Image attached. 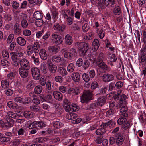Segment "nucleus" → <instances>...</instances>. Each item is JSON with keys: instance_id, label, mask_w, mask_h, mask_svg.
Listing matches in <instances>:
<instances>
[{"instance_id": "obj_1", "label": "nucleus", "mask_w": 146, "mask_h": 146, "mask_svg": "<svg viewBox=\"0 0 146 146\" xmlns=\"http://www.w3.org/2000/svg\"><path fill=\"white\" fill-rule=\"evenodd\" d=\"M93 95L92 91H84L81 97V102L82 103H88L93 100Z\"/></svg>"}, {"instance_id": "obj_2", "label": "nucleus", "mask_w": 146, "mask_h": 146, "mask_svg": "<svg viewBox=\"0 0 146 146\" xmlns=\"http://www.w3.org/2000/svg\"><path fill=\"white\" fill-rule=\"evenodd\" d=\"M88 45L86 42H82L78 44L79 52L82 55H84L89 48Z\"/></svg>"}, {"instance_id": "obj_3", "label": "nucleus", "mask_w": 146, "mask_h": 146, "mask_svg": "<svg viewBox=\"0 0 146 146\" xmlns=\"http://www.w3.org/2000/svg\"><path fill=\"white\" fill-rule=\"evenodd\" d=\"M114 94V98L115 100L122 101L124 103V104H126L127 103L125 100L127 98L126 96L124 94H121L119 93L116 92H114L113 93Z\"/></svg>"}, {"instance_id": "obj_4", "label": "nucleus", "mask_w": 146, "mask_h": 146, "mask_svg": "<svg viewBox=\"0 0 146 146\" xmlns=\"http://www.w3.org/2000/svg\"><path fill=\"white\" fill-rule=\"evenodd\" d=\"M31 73L33 78L36 80L39 79L40 73L39 69L36 67H33L31 69Z\"/></svg>"}, {"instance_id": "obj_5", "label": "nucleus", "mask_w": 146, "mask_h": 146, "mask_svg": "<svg viewBox=\"0 0 146 146\" xmlns=\"http://www.w3.org/2000/svg\"><path fill=\"white\" fill-rule=\"evenodd\" d=\"M51 39L54 43L57 45L61 44L63 42L62 37L59 35L55 33L52 34Z\"/></svg>"}, {"instance_id": "obj_6", "label": "nucleus", "mask_w": 146, "mask_h": 146, "mask_svg": "<svg viewBox=\"0 0 146 146\" xmlns=\"http://www.w3.org/2000/svg\"><path fill=\"white\" fill-rule=\"evenodd\" d=\"M102 78L104 82H108L113 80L114 79V76L111 74L106 73L103 75Z\"/></svg>"}, {"instance_id": "obj_7", "label": "nucleus", "mask_w": 146, "mask_h": 146, "mask_svg": "<svg viewBox=\"0 0 146 146\" xmlns=\"http://www.w3.org/2000/svg\"><path fill=\"white\" fill-rule=\"evenodd\" d=\"M20 68L29 69L30 64L29 61L26 59L23 58L19 61Z\"/></svg>"}, {"instance_id": "obj_8", "label": "nucleus", "mask_w": 146, "mask_h": 146, "mask_svg": "<svg viewBox=\"0 0 146 146\" xmlns=\"http://www.w3.org/2000/svg\"><path fill=\"white\" fill-rule=\"evenodd\" d=\"M53 28L54 30L61 33L64 30L65 26L64 25H60L58 23H56L54 25Z\"/></svg>"}, {"instance_id": "obj_9", "label": "nucleus", "mask_w": 146, "mask_h": 146, "mask_svg": "<svg viewBox=\"0 0 146 146\" xmlns=\"http://www.w3.org/2000/svg\"><path fill=\"white\" fill-rule=\"evenodd\" d=\"M29 69L19 68V72L20 76L23 78L27 77L28 75Z\"/></svg>"}, {"instance_id": "obj_10", "label": "nucleus", "mask_w": 146, "mask_h": 146, "mask_svg": "<svg viewBox=\"0 0 146 146\" xmlns=\"http://www.w3.org/2000/svg\"><path fill=\"white\" fill-rule=\"evenodd\" d=\"M53 95L54 98L57 100L61 101L62 100V94L60 92L54 91L53 92Z\"/></svg>"}, {"instance_id": "obj_11", "label": "nucleus", "mask_w": 146, "mask_h": 146, "mask_svg": "<svg viewBox=\"0 0 146 146\" xmlns=\"http://www.w3.org/2000/svg\"><path fill=\"white\" fill-rule=\"evenodd\" d=\"M104 5L108 7H113L115 4V0H104Z\"/></svg>"}, {"instance_id": "obj_12", "label": "nucleus", "mask_w": 146, "mask_h": 146, "mask_svg": "<svg viewBox=\"0 0 146 146\" xmlns=\"http://www.w3.org/2000/svg\"><path fill=\"white\" fill-rule=\"evenodd\" d=\"M61 52L63 55L64 58H66L69 60L72 59L69 52H68L66 48H64L62 49Z\"/></svg>"}, {"instance_id": "obj_13", "label": "nucleus", "mask_w": 146, "mask_h": 146, "mask_svg": "<svg viewBox=\"0 0 146 146\" xmlns=\"http://www.w3.org/2000/svg\"><path fill=\"white\" fill-rule=\"evenodd\" d=\"M71 77L74 81L76 82H79L80 78L79 74L77 72H73L72 74Z\"/></svg>"}, {"instance_id": "obj_14", "label": "nucleus", "mask_w": 146, "mask_h": 146, "mask_svg": "<svg viewBox=\"0 0 146 146\" xmlns=\"http://www.w3.org/2000/svg\"><path fill=\"white\" fill-rule=\"evenodd\" d=\"M98 66L100 68L103 70H108L109 67L108 66L105 64L104 62H96Z\"/></svg>"}, {"instance_id": "obj_15", "label": "nucleus", "mask_w": 146, "mask_h": 146, "mask_svg": "<svg viewBox=\"0 0 146 146\" xmlns=\"http://www.w3.org/2000/svg\"><path fill=\"white\" fill-rule=\"evenodd\" d=\"M60 48L56 45L50 46L48 47L49 51L51 52L56 53L59 50Z\"/></svg>"}, {"instance_id": "obj_16", "label": "nucleus", "mask_w": 146, "mask_h": 146, "mask_svg": "<svg viewBox=\"0 0 146 146\" xmlns=\"http://www.w3.org/2000/svg\"><path fill=\"white\" fill-rule=\"evenodd\" d=\"M39 54L40 58L44 60H46L47 59V54L45 49H41L40 50Z\"/></svg>"}, {"instance_id": "obj_17", "label": "nucleus", "mask_w": 146, "mask_h": 146, "mask_svg": "<svg viewBox=\"0 0 146 146\" xmlns=\"http://www.w3.org/2000/svg\"><path fill=\"white\" fill-rule=\"evenodd\" d=\"M106 101V98L105 96H102L98 98L97 103L98 105L102 106L105 104Z\"/></svg>"}, {"instance_id": "obj_18", "label": "nucleus", "mask_w": 146, "mask_h": 146, "mask_svg": "<svg viewBox=\"0 0 146 146\" xmlns=\"http://www.w3.org/2000/svg\"><path fill=\"white\" fill-rule=\"evenodd\" d=\"M128 110V108L127 106H123L120 109V111L122 113V115L125 117H127L128 115L126 113V111Z\"/></svg>"}, {"instance_id": "obj_19", "label": "nucleus", "mask_w": 146, "mask_h": 146, "mask_svg": "<svg viewBox=\"0 0 146 146\" xmlns=\"http://www.w3.org/2000/svg\"><path fill=\"white\" fill-rule=\"evenodd\" d=\"M7 106L11 109H18L19 106L17 104L11 101H9L7 103Z\"/></svg>"}, {"instance_id": "obj_20", "label": "nucleus", "mask_w": 146, "mask_h": 146, "mask_svg": "<svg viewBox=\"0 0 146 146\" xmlns=\"http://www.w3.org/2000/svg\"><path fill=\"white\" fill-rule=\"evenodd\" d=\"M33 52L35 54H38L40 50V44L38 42H35L33 46Z\"/></svg>"}, {"instance_id": "obj_21", "label": "nucleus", "mask_w": 146, "mask_h": 146, "mask_svg": "<svg viewBox=\"0 0 146 146\" xmlns=\"http://www.w3.org/2000/svg\"><path fill=\"white\" fill-rule=\"evenodd\" d=\"M17 43L21 46H24L26 44V41L25 39L21 37H19L17 38Z\"/></svg>"}, {"instance_id": "obj_22", "label": "nucleus", "mask_w": 146, "mask_h": 146, "mask_svg": "<svg viewBox=\"0 0 146 146\" xmlns=\"http://www.w3.org/2000/svg\"><path fill=\"white\" fill-rule=\"evenodd\" d=\"M65 43L67 44L70 45L72 43V39L69 35H66L65 38Z\"/></svg>"}, {"instance_id": "obj_23", "label": "nucleus", "mask_w": 146, "mask_h": 146, "mask_svg": "<svg viewBox=\"0 0 146 146\" xmlns=\"http://www.w3.org/2000/svg\"><path fill=\"white\" fill-rule=\"evenodd\" d=\"M42 86L40 85L36 86L34 88V92L36 94H40L42 91Z\"/></svg>"}, {"instance_id": "obj_24", "label": "nucleus", "mask_w": 146, "mask_h": 146, "mask_svg": "<svg viewBox=\"0 0 146 146\" xmlns=\"http://www.w3.org/2000/svg\"><path fill=\"white\" fill-rule=\"evenodd\" d=\"M21 30L20 28L19 24L17 23H15L14 25V34L17 35L21 33Z\"/></svg>"}, {"instance_id": "obj_25", "label": "nucleus", "mask_w": 146, "mask_h": 146, "mask_svg": "<svg viewBox=\"0 0 146 146\" xmlns=\"http://www.w3.org/2000/svg\"><path fill=\"white\" fill-rule=\"evenodd\" d=\"M34 17L37 19H42L43 17L42 14L38 11L34 12L33 14Z\"/></svg>"}, {"instance_id": "obj_26", "label": "nucleus", "mask_w": 146, "mask_h": 146, "mask_svg": "<svg viewBox=\"0 0 146 146\" xmlns=\"http://www.w3.org/2000/svg\"><path fill=\"white\" fill-rule=\"evenodd\" d=\"M24 116L27 118H31L34 116V114L30 111H24L23 113Z\"/></svg>"}, {"instance_id": "obj_27", "label": "nucleus", "mask_w": 146, "mask_h": 146, "mask_svg": "<svg viewBox=\"0 0 146 146\" xmlns=\"http://www.w3.org/2000/svg\"><path fill=\"white\" fill-rule=\"evenodd\" d=\"M33 49L32 45H28L27 48V52L28 56H30L33 53Z\"/></svg>"}, {"instance_id": "obj_28", "label": "nucleus", "mask_w": 146, "mask_h": 146, "mask_svg": "<svg viewBox=\"0 0 146 146\" xmlns=\"http://www.w3.org/2000/svg\"><path fill=\"white\" fill-rule=\"evenodd\" d=\"M98 106V105L96 103H92L88 106L87 110H91L92 109H96Z\"/></svg>"}, {"instance_id": "obj_29", "label": "nucleus", "mask_w": 146, "mask_h": 146, "mask_svg": "<svg viewBox=\"0 0 146 146\" xmlns=\"http://www.w3.org/2000/svg\"><path fill=\"white\" fill-rule=\"evenodd\" d=\"M30 109L35 112H38L40 110V107L36 105H32L30 107Z\"/></svg>"}, {"instance_id": "obj_30", "label": "nucleus", "mask_w": 146, "mask_h": 146, "mask_svg": "<svg viewBox=\"0 0 146 146\" xmlns=\"http://www.w3.org/2000/svg\"><path fill=\"white\" fill-rule=\"evenodd\" d=\"M72 59L76 57L77 54L76 50L74 48H71L69 52Z\"/></svg>"}, {"instance_id": "obj_31", "label": "nucleus", "mask_w": 146, "mask_h": 146, "mask_svg": "<svg viewBox=\"0 0 146 146\" xmlns=\"http://www.w3.org/2000/svg\"><path fill=\"white\" fill-rule=\"evenodd\" d=\"M114 123V121L112 120H110V121H108L107 122L103 123H102L100 125V127H104V128L106 129L108 126L111 124L112 125Z\"/></svg>"}, {"instance_id": "obj_32", "label": "nucleus", "mask_w": 146, "mask_h": 146, "mask_svg": "<svg viewBox=\"0 0 146 146\" xmlns=\"http://www.w3.org/2000/svg\"><path fill=\"white\" fill-rule=\"evenodd\" d=\"M1 85L3 88H7L9 86V82L6 80H3L1 81Z\"/></svg>"}, {"instance_id": "obj_33", "label": "nucleus", "mask_w": 146, "mask_h": 146, "mask_svg": "<svg viewBox=\"0 0 146 146\" xmlns=\"http://www.w3.org/2000/svg\"><path fill=\"white\" fill-rule=\"evenodd\" d=\"M107 55L108 58L110 59V61L113 62L116 61L117 58L114 54L109 53Z\"/></svg>"}, {"instance_id": "obj_34", "label": "nucleus", "mask_w": 146, "mask_h": 146, "mask_svg": "<svg viewBox=\"0 0 146 146\" xmlns=\"http://www.w3.org/2000/svg\"><path fill=\"white\" fill-rule=\"evenodd\" d=\"M36 123L37 128L42 129L45 127L46 125L45 123L42 121H36Z\"/></svg>"}, {"instance_id": "obj_35", "label": "nucleus", "mask_w": 146, "mask_h": 146, "mask_svg": "<svg viewBox=\"0 0 146 146\" xmlns=\"http://www.w3.org/2000/svg\"><path fill=\"white\" fill-rule=\"evenodd\" d=\"M59 73L62 76H65L68 73L65 68L63 67H60L58 70Z\"/></svg>"}, {"instance_id": "obj_36", "label": "nucleus", "mask_w": 146, "mask_h": 146, "mask_svg": "<svg viewBox=\"0 0 146 146\" xmlns=\"http://www.w3.org/2000/svg\"><path fill=\"white\" fill-rule=\"evenodd\" d=\"M35 85V84L34 83V81L33 80H31L29 82L28 84L26 86V88L28 90L31 89L33 88Z\"/></svg>"}, {"instance_id": "obj_37", "label": "nucleus", "mask_w": 146, "mask_h": 146, "mask_svg": "<svg viewBox=\"0 0 146 146\" xmlns=\"http://www.w3.org/2000/svg\"><path fill=\"white\" fill-rule=\"evenodd\" d=\"M116 141V143L118 145H121L123 143L125 139V138L124 137H121L120 138H115Z\"/></svg>"}, {"instance_id": "obj_38", "label": "nucleus", "mask_w": 146, "mask_h": 146, "mask_svg": "<svg viewBox=\"0 0 146 146\" xmlns=\"http://www.w3.org/2000/svg\"><path fill=\"white\" fill-rule=\"evenodd\" d=\"M48 67L49 71L51 73H55L56 72L57 68L56 65L53 64V65H50V66Z\"/></svg>"}, {"instance_id": "obj_39", "label": "nucleus", "mask_w": 146, "mask_h": 146, "mask_svg": "<svg viewBox=\"0 0 146 146\" xmlns=\"http://www.w3.org/2000/svg\"><path fill=\"white\" fill-rule=\"evenodd\" d=\"M48 138L47 137H42L36 138L35 140L36 142L40 143L46 141L47 140Z\"/></svg>"}, {"instance_id": "obj_40", "label": "nucleus", "mask_w": 146, "mask_h": 146, "mask_svg": "<svg viewBox=\"0 0 146 146\" xmlns=\"http://www.w3.org/2000/svg\"><path fill=\"white\" fill-rule=\"evenodd\" d=\"M105 60V57L103 53H100L99 54L98 58H97V62H103V61Z\"/></svg>"}, {"instance_id": "obj_41", "label": "nucleus", "mask_w": 146, "mask_h": 146, "mask_svg": "<svg viewBox=\"0 0 146 146\" xmlns=\"http://www.w3.org/2000/svg\"><path fill=\"white\" fill-rule=\"evenodd\" d=\"M51 11L52 12V17L55 19L56 17L58 15V11H57L56 9L54 7H52Z\"/></svg>"}, {"instance_id": "obj_42", "label": "nucleus", "mask_w": 146, "mask_h": 146, "mask_svg": "<svg viewBox=\"0 0 146 146\" xmlns=\"http://www.w3.org/2000/svg\"><path fill=\"white\" fill-rule=\"evenodd\" d=\"M61 60V58L58 55H55L53 56L52 58V61L56 63L59 62Z\"/></svg>"}, {"instance_id": "obj_43", "label": "nucleus", "mask_w": 146, "mask_h": 146, "mask_svg": "<svg viewBox=\"0 0 146 146\" xmlns=\"http://www.w3.org/2000/svg\"><path fill=\"white\" fill-rule=\"evenodd\" d=\"M121 12L120 7L119 6H117L114 9L113 13L115 15H119L120 14Z\"/></svg>"}, {"instance_id": "obj_44", "label": "nucleus", "mask_w": 146, "mask_h": 146, "mask_svg": "<svg viewBox=\"0 0 146 146\" xmlns=\"http://www.w3.org/2000/svg\"><path fill=\"white\" fill-rule=\"evenodd\" d=\"M74 68L75 66L74 64L73 63H70L67 67V71L69 72H72L73 71Z\"/></svg>"}, {"instance_id": "obj_45", "label": "nucleus", "mask_w": 146, "mask_h": 146, "mask_svg": "<svg viewBox=\"0 0 146 146\" xmlns=\"http://www.w3.org/2000/svg\"><path fill=\"white\" fill-rule=\"evenodd\" d=\"M61 125V123L60 122L59 120L58 121H54L53 123L54 127L56 129L60 128Z\"/></svg>"}, {"instance_id": "obj_46", "label": "nucleus", "mask_w": 146, "mask_h": 146, "mask_svg": "<svg viewBox=\"0 0 146 146\" xmlns=\"http://www.w3.org/2000/svg\"><path fill=\"white\" fill-rule=\"evenodd\" d=\"M93 46H94V48L96 50L98 49V48L99 46V42L98 40L95 39L94 40L92 43Z\"/></svg>"}, {"instance_id": "obj_47", "label": "nucleus", "mask_w": 146, "mask_h": 146, "mask_svg": "<svg viewBox=\"0 0 146 146\" xmlns=\"http://www.w3.org/2000/svg\"><path fill=\"white\" fill-rule=\"evenodd\" d=\"M43 24V21L42 19H36L35 24L38 27H40L42 26Z\"/></svg>"}, {"instance_id": "obj_48", "label": "nucleus", "mask_w": 146, "mask_h": 146, "mask_svg": "<svg viewBox=\"0 0 146 146\" xmlns=\"http://www.w3.org/2000/svg\"><path fill=\"white\" fill-rule=\"evenodd\" d=\"M10 55L11 57L12 61L17 60H18V56L17 55V53L15 52H11L10 53Z\"/></svg>"}, {"instance_id": "obj_49", "label": "nucleus", "mask_w": 146, "mask_h": 146, "mask_svg": "<svg viewBox=\"0 0 146 146\" xmlns=\"http://www.w3.org/2000/svg\"><path fill=\"white\" fill-rule=\"evenodd\" d=\"M103 139V135H99L97 137L95 141L97 144H100L102 143Z\"/></svg>"}, {"instance_id": "obj_50", "label": "nucleus", "mask_w": 146, "mask_h": 146, "mask_svg": "<svg viewBox=\"0 0 146 146\" xmlns=\"http://www.w3.org/2000/svg\"><path fill=\"white\" fill-rule=\"evenodd\" d=\"M29 125L28 126V128L29 129H31L32 128H37L36 123V121H34L33 122L31 123V121H30Z\"/></svg>"}, {"instance_id": "obj_51", "label": "nucleus", "mask_w": 146, "mask_h": 146, "mask_svg": "<svg viewBox=\"0 0 146 146\" xmlns=\"http://www.w3.org/2000/svg\"><path fill=\"white\" fill-rule=\"evenodd\" d=\"M83 80L86 82H88L90 80V78L88 74L86 73H84L82 75Z\"/></svg>"}, {"instance_id": "obj_52", "label": "nucleus", "mask_w": 146, "mask_h": 146, "mask_svg": "<svg viewBox=\"0 0 146 146\" xmlns=\"http://www.w3.org/2000/svg\"><path fill=\"white\" fill-rule=\"evenodd\" d=\"M40 84L42 86L45 85L46 83V81L45 78L43 76L41 77L39 81Z\"/></svg>"}, {"instance_id": "obj_53", "label": "nucleus", "mask_w": 146, "mask_h": 146, "mask_svg": "<svg viewBox=\"0 0 146 146\" xmlns=\"http://www.w3.org/2000/svg\"><path fill=\"white\" fill-rule=\"evenodd\" d=\"M4 121H6L8 124H10L11 122H12V125L14 123V121L13 119L10 118L8 116H6L4 118Z\"/></svg>"}, {"instance_id": "obj_54", "label": "nucleus", "mask_w": 146, "mask_h": 146, "mask_svg": "<svg viewBox=\"0 0 146 146\" xmlns=\"http://www.w3.org/2000/svg\"><path fill=\"white\" fill-rule=\"evenodd\" d=\"M21 25L23 28H27L28 26V23L27 21L24 19H23L21 21Z\"/></svg>"}, {"instance_id": "obj_55", "label": "nucleus", "mask_w": 146, "mask_h": 146, "mask_svg": "<svg viewBox=\"0 0 146 146\" xmlns=\"http://www.w3.org/2000/svg\"><path fill=\"white\" fill-rule=\"evenodd\" d=\"M14 38V35L13 34H10L7 40V42L10 44L11 43Z\"/></svg>"}, {"instance_id": "obj_56", "label": "nucleus", "mask_w": 146, "mask_h": 146, "mask_svg": "<svg viewBox=\"0 0 146 146\" xmlns=\"http://www.w3.org/2000/svg\"><path fill=\"white\" fill-rule=\"evenodd\" d=\"M130 123L128 121L126 122L123 123L121 125L122 128L125 130H126L128 129L130 127Z\"/></svg>"}, {"instance_id": "obj_57", "label": "nucleus", "mask_w": 146, "mask_h": 146, "mask_svg": "<svg viewBox=\"0 0 146 146\" xmlns=\"http://www.w3.org/2000/svg\"><path fill=\"white\" fill-rule=\"evenodd\" d=\"M126 117H122L119 118L117 120L118 123L120 125H122L126 121Z\"/></svg>"}, {"instance_id": "obj_58", "label": "nucleus", "mask_w": 146, "mask_h": 146, "mask_svg": "<svg viewBox=\"0 0 146 146\" xmlns=\"http://www.w3.org/2000/svg\"><path fill=\"white\" fill-rule=\"evenodd\" d=\"M11 138L10 137H4L2 136V137L0 139V141L2 142L6 143L10 141Z\"/></svg>"}, {"instance_id": "obj_59", "label": "nucleus", "mask_w": 146, "mask_h": 146, "mask_svg": "<svg viewBox=\"0 0 146 146\" xmlns=\"http://www.w3.org/2000/svg\"><path fill=\"white\" fill-rule=\"evenodd\" d=\"M64 108L65 111L68 112H72V105H69L65 107H63Z\"/></svg>"}, {"instance_id": "obj_60", "label": "nucleus", "mask_w": 146, "mask_h": 146, "mask_svg": "<svg viewBox=\"0 0 146 146\" xmlns=\"http://www.w3.org/2000/svg\"><path fill=\"white\" fill-rule=\"evenodd\" d=\"M83 63V60L81 58H79L76 61V65L78 67H80L82 65Z\"/></svg>"}, {"instance_id": "obj_61", "label": "nucleus", "mask_w": 146, "mask_h": 146, "mask_svg": "<svg viewBox=\"0 0 146 146\" xmlns=\"http://www.w3.org/2000/svg\"><path fill=\"white\" fill-rule=\"evenodd\" d=\"M72 91L75 95H78L81 92V89L79 88L75 87Z\"/></svg>"}, {"instance_id": "obj_62", "label": "nucleus", "mask_w": 146, "mask_h": 146, "mask_svg": "<svg viewBox=\"0 0 146 146\" xmlns=\"http://www.w3.org/2000/svg\"><path fill=\"white\" fill-rule=\"evenodd\" d=\"M71 28L73 29V30L74 31H80L81 29L78 25L76 24H74L71 26Z\"/></svg>"}, {"instance_id": "obj_63", "label": "nucleus", "mask_w": 146, "mask_h": 146, "mask_svg": "<svg viewBox=\"0 0 146 146\" xmlns=\"http://www.w3.org/2000/svg\"><path fill=\"white\" fill-rule=\"evenodd\" d=\"M90 27L88 24L87 23H85L82 26V29L84 32H87L89 29Z\"/></svg>"}, {"instance_id": "obj_64", "label": "nucleus", "mask_w": 146, "mask_h": 146, "mask_svg": "<svg viewBox=\"0 0 146 146\" xmlns=\"http://www.w3.org/2000/svg\"><path fill=\"white\" fill-rule=\"evenodd\" d=\"M7 114L9 117H10L13 118L15 119L17 117V115L16 113L11 111L8 112Z\"/></svg>"}]
</instances>
